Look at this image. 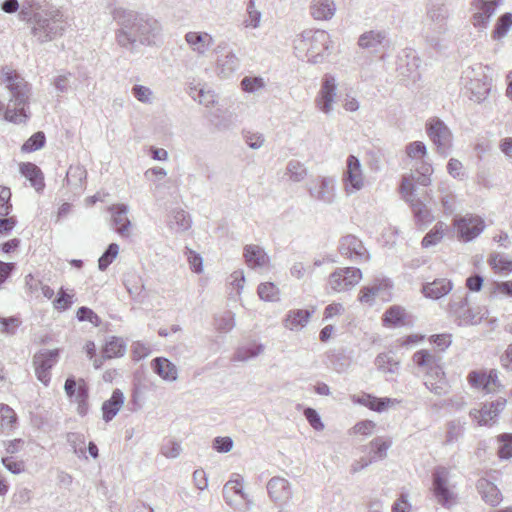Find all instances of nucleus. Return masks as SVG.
<instances>
[{
	"label": "nucleus",
	"mask_w": 512,
	"mask_h": 512,
	"mask_svg": "<svg viewBox=\"0 0 512 512\" xmlns=\"http://www.w3.org/2000/svg\"><path fill=\"white\" fill-rule=\"evenodd\" d=\"M111 15L117 26L115 42L122 49L135 53L141 46H156L160 41L162 25L154 16L122 7L114 8Z\"/></svg>",
	"instance_id": "f257e3e1"
},
{
	"label": "nucleus",
	"mask_w": 512,
	"mask_h": 512,
	"mask_svg": "<svg viewBox=\"0 0 512 512\" xmlns=\"http://www.w3.org/2000/svg\"><path fill=\"white\" fill-rule=\"evenodd\" d=\"M19 18L30 25L32 36L40 44L63 36L69 27L68 18L60 8L36 0L22 3Z\"/></svg>",
	"instance_id": "f03ea898"
},
{
	"label": "nucleus",
	"mask_w": 512,
	"mask_h": 512,
	"mask_svg": "<svg viewBox=\"0 0 512 512\" xmlns=\"http://www.w3.org/2000/svg\"><path fill=\"white\" fill-rule=\"evenodd\" d=\"M0 79L10 92L4 120L13 124H25L30 118V85L18 72L9 68L1 70Z\"/></svg>",
	"instance_id": "7ed1b4c3"
},
{
	"label": "nucleus",
	"mask_w": 512,
	"mask_h": 512,
	"mask_svg": "<svg viewBox=\"0 0 512 512\" xmlns=\"http://www.w3.org/2000/svg\"><path fill=\"white\" fill-rule=\"evenodd\" d=\"M330 35L324 30H305L296 40V49L305 51L307 61L321 63L329 50Z\"/></svg>",
	"instance_id": "20e7f679"
},
{
	"label": "nucleus",
	"mask_w": 512,
	"mask_h": 512,
	"mask_svg": "<svg viewBox=\"0 0 512 512\" xmlns=\"http://www.w3.org/2000/svg\"><path fill=\"white\" fill-rule=\"evenodd\" d=\"M488 67L477 65L463 72L464 86L470 92L469 98L477 103L484 101L491 90V80L486 74Z\"/></svg>",
	"instance_id": "39448f33"
},
{
	"label": "nucleus",
	"mask_w": 512,
	"mask_h": 512,
	"mask_svg": "<svg viewBox=\"0 0 512 512\" xmlns=\"http://www.w3.org/2000/svg\"><path fill=\"white\" fill-rule=\"evenodd\" d=\"M450 470L437 466L432 472V491L437 502L445 508L456 504L457 493L449 484Z\"/></svg>",
	"instance_id": "423d86ee"
},
{
	"label": "nucleus",
	"mask_w": 512,
	"mask_h": 512,
	"mask_svg": "<svg viewBox=\"0 0 512 512\" xmlns=\"http://www.w3.org/2000/svg\"><path fill=\"white\" fill-rule=\"evenodd\" d=\"M449 311L459 325H477L488 314L485 307L471 308L468 304L467 295L454 297L449 304Z\"/></svg>",
	"instance_id": "0eeeda50"
},
{
	"label": "nucleus",
	"mask_w": 512,
	"mask_h": 512,
	"mask_svg": "<svg viewBox=\"0 0 512 512\" xmlns=\"http://www.w3.org/2000/svg\"><path fill=\"white\" fill-rule=\"evenodd\" d=\"M426 131L437 148V152L447 156L452 146V133L449 127L439 118H432L426 123Z\"/></svg>",
	"instance_id": "6e6552de"
},
{
	"label": "nucleus",
	"mask_w": 512,
	"mask_h": 512,
	"mask_svg": "<svg viewBox=\"0 0 512 512\" xmlns=\"http://www.w3.org/2000/svg\"><path fill=\"white\" fill-rule=\"evenodd\" d=\"M361 279L362 272L359 268H337L329 275L327 285L333 292H344L355 287Z\"/></svg>",
	"instance_id": "1a4fd4ad"
},
{
	"label": "nucleus",
	"mask_w": 512,
	"mask_h": 512,
	"mask_svg": "<svg viewBox=\"0 0 512 512\" xmlns=\"http://www.w3.org/2000/svg\"><path fill=\"white\" fill-rule=\"evenodd\" d=\"M337 87L338 84L335 76L327 73L322 77L320 89L314 102L317 109L326 115L330 114L333 110Z\"/></svg>",
	"instance_id": "9d476101"
},
{
	"label": "nucleus",
	"mask_w": 512,
	"mask_h": 512,
	"mask_svg": "<svg viewBox=\"0 0 512 512\" xmlns=\"http://www.w3.org/2000/svg\"><path fill=\"white\" fill-rule=\"evenodd\" d=\"M338 251L341 256L355 263L366 262L370 259L369 252L363 242L352 234L343 236L340 239Z\"/></svg>",
	"instance_id": "9b49d317"
},
{
	"label": "nucleus",
	"mask_w": 512,
	"mask_h": 512,
	"mask_svg": "<svg viewBox=\"0 0 512 512\" xmlns=\"http://www.w3.org/2000/svg\"><path fill=\"white\" fill-rule=\"evenodd\" d=\"M310 196L323 204L331 205L336 199V179L328 176H318L308 188Z\"/></svg>",
	"instance_id": "f8f14e48"
},
{
	"label": "nucleus",
	"mask_w": 512,
	"mask_h": 512,
	"mask_svg": "<svg viewBox=\"0 0 512 512\" xmlns=\"http://www.w3.org/2000/svg\"><path fill=\"white\" fill-rule=\"evenodd\" d=\"M59 351L54 350H42L36 353L33 357V365L35 368V374L37 379L48 386L51 380L50 370L58 362Z\"/></svg>",
	"instance_id": "ddd939ff"
},
{
	"label": "nucleus",
	"mask_w": 512,
	"mask_h": 512,
	"mask_svg": "<svg viewBox=\"0 0 512 512\" xmlns=\"http://www.w3.org/2000/svg\"><path fill=\"white\" fill-rule=\"evenodd\" d=\"M413 360L417 366L427 369L426 379H431L432 381L445 379V373L440 364L441 357L435 353L422 349L414 353Z\"/></svg>",
	"instance_id": "4468645a"
},
{
	"label": "nucleus",
	"mask_w": 512,
	"mask_h": 512,
	"mask_svg": "<svg viewBox=\"0 0 512 512\" xmlns=\"http://www.w3.org/2000/svg\"><path fill=\"white\" fill-rule=\"evenodd\" d=\"M343 182L345 191L348 194L359 191L364 185L361 163L354 155H349L347 157L346 170L343 174Z\"/></svg>",
	"instance_id": "2eb2a0df"
},
{
	"label": "nucleus",
	"mask_w": 512,
	"mask_h": 512,
	"mask_svg": "<svg viewBox=\"0 0 512 512\" xmlns=\"http://www.w3.org/2000/svg\"><path fill=\"white\" fill-rule=\"evenodd\" d=\"M458 236L468 242L475 239L484 229V221L478 216H464L455 221Z\"/></svg>",
	"instance_id": "dca6fc26"
},
{
	"label": "nucleus",
	"mask_w": 512,
	"mask_h": 512,
	"mask_svg": "<svg viewBox=\"0 0 512 512\" xmlns=\"http://www.w3.org/2000/svg\"><path fill=\"white\" fill-rule=\"evenodd\" d=\"M242 483L243 479L239 475H235V478H231L223 487V498L225 502L233 508L238 507L242 501H246L247 504L250 503L247 499V495L243 491Z\"/></svg>",
	"instance_id": "f3484780"
},
{
	"label": "nucleus",
	"mask_w": 512,
	"mask_h": 512,
	"mask_svg": "<svg viewBox=\"0 0 512 512\" xmlns=\"http://www.w3.org/2000/svg\"><path fill=\"white\" fill-rule=\"evenodd\" d=\"M499 4L500 0H472L471 5L475 11L472 17L474 26L486 27Z\"/></svg>",
	"instance_id": "a211bd4d"
},
{
	"label": "nucleus",
	"mask_w": 512,
	"mask_h": 512,
	"mask_svg": "<svg viewBox=\"0 0 512 512\" xmlns=\"http://www.w3.org/2000/svg\"><path fill=\"white\" fill-rule=\"evenodd\" d=\"M447 24L427 25L424 31V37L427 45L437 52H441L448 47Z\"/></svg>",
	"instance_id": "6ab92c4d"
},
{
	"label": "nucleus",
	"mask_w": 512,
	"mask_h": 512,
	"mask_svg": "<svg viewBox=\"0 0 512 512\" xmlns=\"http://www.w3.org/2000/svg\"><path fill=\"white\" fill-rule=\"evenodd\" d=\"M267 491L271 500L280 505L292 498L290 483L282 477H272L267 483Z\"/></svg>",
	"instance_id": "aec40b11"
},
{
	"label": "nucleus",
	"mask_w": 512,
	"mask_h": 512,
	"mask_svg": "<svg viewBox=\"0 0 512 512\" xmlns=\"http://www.w3.org/2000/svg\"><path fill=\"white\" fill-rule=\"evenodd\" d=\"M386 42L387 33L384 30L366 31L358 38V46L369 53H378Z\"/></svg>",
	"instance_id": "412c9836"
},
{
	"label": "nucleus",
	"mask_w": 512,
	"mask_h": 512,
	"mask_svg": "<svg viewBox=\"0 0 512 512\" xmlns=\"http://www.w3.org/2000/svg\"><path fill=\"white\" fill-rule=\"evenodd\" d=\"M112 217V226L115 231L123 238H128L130 235L129 228L131 221L129 220L128 206L125 204H116L109 207Z\"/></svg>",
	"instance_id": "4be33fe9"
},
{
	"label": "nucleus",
	"mask_w": 512,
	"mask_h": 512,
	"mask_svg": "<svg viewBox=\"0 0 512 512\" xmlns=\"http://www.w3.org/2000/svg\"><path fill=\"white\" fill-rule=\"evenodd\" d=\"M185 41L198 56H205L214 43L212 35L207 32L190 31L185 34Z\"/></svg>",
	"instance_id": "5701e85b"
},
{
	"label": "nucleus",
	"mask_w": 512,
	"mask_h": 512,
	"mask_svg": "<svg viewBox=\"0 0 512 512\" xmlns=\"http://www.w3.org/2000/svg\"><path fill=\"white\" fill-rule=\"evenodd\" d=\"M151 368L161 379L174 382L178 378V369L175 364L164 357H156L151 361Z\"/></svg>",
	"instance_id": "b1692460"
},
{
	"label": "nucleus",
	"mask_w": 512,
	"mask_h": 512,
	"mask_svg": "<svg viewBox=\"0 0 512 512\" xmlns=\"http://www.w3.org/2000/svg\"><path fill=\"white\" fill-rule=\"evenodd\" d=\"M453 288V284L446 278L435 279L432 282L425 283L422 286V293L430 299H440L447 295Z\"/></svg>",
	"instance_id": "393cba45"
},
{
	"label": "nucleus",
	"mask_w": 512,
	"mask_h": 512,
	"mask_svg": "<svg viewBox=\"0 0 512 512\" xmlns=\"http://www.w3.org/2000/svg\"><path fill=\"white\" fill-rule=\"evenodd\" d=\"M449 11L441 0H430L426 6V18L429 21L427 25L447 24Z\"/></svg>",
	"instance_id": "a878e982"
},
{
	"label": "nucleus",
	"mask_w": 512,
	"mask_h": 512,
	"mask_svg": "<svg viewBox=\"0 0 512 512\" xmlns=\"http://www.w3.org/2000/svg\"><path fill=\"white\" fill-rule=\"evenodd\" d=\"M417 224H428L434 220V215L427 205L418 196H406Z\"/></svg>",
	"instance_id": "bb28decb"
},
{
	"label": "nucleus",
	"mask_w": 512,
	"mask_h": 512,
	"mask_svg": "<svg viewBox=\"0 0 512 512\" xmlns=\"http://www.w3.org/2000/svg\"><path fill=\"white\" fill-rule=\"evenodd\" d=\"M216 64L218 74L223 78H228L238 70L240 60L232 50H229L218 56Z\"/></svg>",
	"instance_id": "cd10ccee"
},
{
	"label": "nucleus",
	"mask_w": 512,
	"mask_h": 512,
	"mask_svg": "<svg viewBox=\"0 0 512 512\" xmlns=\"http://www.w3.org/2000/svg\"><path fill=\"white\" fill-rule=\"evenodd\" d=\"M21 174L29 180L36 191H42L45 187L44 175L41 169L34 163L26 162L20 164Z\"/></svg>",
	"instance_id": "c85d7f7f"
},
{
	"label": "nucleus",
	"mask_w": 512,
	"mask_h": 512,
	"mask_svg": "<svg viewBox=\"0 0 512 512\" xmlns=\"http://www.w3.org/2000/svg\"><path fill=\"white\" fill-rule=\"evenodd\" d=\"M243 255L247 265L251 268L264 267L269 261V258L264 249L258 245H246L244 247Z\"/></svg>",
	"instance_id": "c756f323"
},
{
	"label": "nucleus",
	"mask_w": 512,
	"mask_h": 512,
	"mask_svg": "<svg viewBox=\"0 0 512 512\" xmlns=\"http://www.w3.org/2000/svg\"><path fill=\"white\" fill-rule=\"evenodd\" d=\"M124 403V395L121 390L115 389L112 392L110 399L102 404L103 420L110 422L119 412Z\"/></svg>",
	"instance_id": "7c9ffc66"
},
{
	"label": "nucleus",
	"mask_w": 512,
	"mask_h": 512,
	"mask_svg": "<svg viewBox=\"0 0 512 512\" xmlns=\"http://www.w3.org/2000/svg\"><path fill=\"white\" fill-rule=\"evenodd\" d=\"M313 311L308 309L290 310L285 316L284 326L289 330H298L306 326Z\"/></svg>",
	"instance_id": "2f4dec72"
},
{
	"label": "nucleus",
	"mask_w": 512,
	"mask_h": 512,
	"mask_svg": "<svg viewBox=\"0 0 512 512\" xmlns=\"http://www.w3.org/2000/svg\"><path fill=\"white\" fill-rule=\"evenodd\" d=\"M336 12L333 0H315L310 5V14L316 20H329Z\"/></svg>",
	"instance_id": "473e14b6"
},
{
	"label": "nucleus",
	"mask_w": 512,
	"mask_h": 512,
	"mask_svg": "<svg viewBox=\"0 0 512 512\" xmlns=\"http://www.w3.org/2000/svg\"><path fill=\"white\" fill-rule=\"evenodd\" d=\"M352 401L354 403L366 406L373 411L382 412L389 406V404L394 403L396 400H392L391 398L387 397L378 398L364 393L361 396L353 395Z\"/></svg>",
	"instance_id": "72a5a7b5"
},
{
	"label": "nucleus",
	"mask_w": 512,
	"mask_h": 512,
	"mask_svg": "<svg viewBox=\"0 0 512 512\" xmlns=\"http://www.w3.org/2000/svg\"><path fill=\"white\" fill-rule=\"evenodd\" d=\"M477 489L481 493L483 500L491 506H497L502 500L497 486L486 479H480L477 482Z\"/></svg>",
	"instance_id": "f704fd0d"
},
{
	"label": "nucleus",
	"mask_w": 512,
	"mask_h": 512,
	"mask_svg": "<svg viewBox=\"0 0 512 512\" xmlns=\"http://www.w3.org/2000/svg\"><path fill=\"white\" fill-rule=\"evenodd\" d=\"M387 287H389L388 281L377 279L372 285L361 288L359 292V301L361 303L372 304L380 291Z\"/></svg>",
	"instance_id": "c9c22d12"
},
{
	"label": "nucleus",
	"mask_w": 512,
	"mask_h": 512,
	"mask_svg": "<svg viewBox=\"0 0 512 512\" xmlns=\"http://www.w3.org/2000/svg\"><path fill=\"white\" fill-rule=\"evenodd\" d=\"M87 177V171L80 165L70 166L66 173V182L73 190H82Z\"/></svg>",
	"instance_id": "e433bc0d"
},
{
	"label": "nucleus",
	"mask_w": 512,
	"mask_h": 512,
	"mask_svg": "<svg viewBox=\"0 0 512 512\" xmlns=\"http://www.w3.org/2000/svg\"><path fill=\"white\" fill-rule=\"evenodd\" d=\"M392 442L390 440L377 437L370 442V461L376 462L382 460L387 455V450L391 447Z\"/></svg>",
	"instance_id": "4c0bfd02"
},
{
	"label": "nucleus",
	"mask_w": 512,
	"mask_h": 512,
	"mask_svg": "<svg viewBox=\"0 0 512 512\" xmlns=\"http://www.w3.org/2000/svg\"><path fill=\"white\" fill-rule=\"evenodd\" d=\"M169 227L176 232L188 230L191 227L190 215L182 209L173 211L169 220Z\"/></svg>",
	"instance_id": "58836bf2"
},
{
	"label": "nucleus",
	"mask_w": 512,
	"mask_h": 512,
	"mask_svg": "<svg viewBox=\"0 0 512 512\" xmlns=\"http://www.w3.org/2000/svg\"><path fill=\"white\" fill-rule=\"evenodd\" d=\"M263 348L262 344L257 343L241 346L236 350L232 360L241 362L248 361L258 356L263 351Z\"/></svg>",
	"instance_id": "ea45409f"
},
{
	"label": "nucleus",
	"mask_w": 512,
	"mask_h": 512,
	"mask_svg": "<svg viewBox=\"0 0 512 512\" xmlns=\"http://www.w3.org/2000/svg\"><path fill=\"white\" fill-rule=\"evenodd\" d=\"M465 422L459 419L452 420L447 424L445 444L451 445L458 442L464 435Z\"/></svg>",
	"instance_id": "a19ab883"
},
{
	"label": "nucleus",
	"mask_w": 512,
	"mask_h": 512,
	"mask_svg": "<svg viewBox=\"0 0 512 512\" xmlns=\"http://www.w3.org/2000/svg\"><path fill=\"white\" fill-rule=\"evenodd\" d=\"M446 225L443 222H437L435 226L423 237L422 246L429 248L437 245L444 237Z\"/></svg>",
	"instance_id": "79ce46f5"
},
{
	"label": "nucleus",
	"mask_w": 512,
	"mask_h": 512,
	"mask_svg": "<svg viewBox=\"0 0 512 512\" xmlns=\"http://www.w3.org/2000/svg\"><path fill=\"white\" fill-rule=\"evenodd\" d=\"M375 366L383 373L394 374L398 371L399 362L390 353H380L375 358Z\"/></svg>",
	"instance_id": "37998d69"
},
{
	"label": "nucleus",
	"mask_w": 512,
	"mask_h": 512,
	"mask_svg": "<svg viewBox=\"0 0 512 512\" xmlns=\"http://www.w3.org/2000/svg\"><path fill=\"white\" fill-rule=\"evenodd\" d=\"M126 351L125 344L121 338L112 337L106 342L103 348V357L107 359L121 357Z\"/></svg>",
	"instance_id": "c03bdc74"
},
{
	"label": "nucleus",
	"mask_w": 512,
	"mask_h": 512,
	"mask_svg": "<svg viewBox=\"0 0 512 512\" xmlns=\"http://www.w3.org/2000/svg\"><path fill=\"white\" fill-rule=\"evenodd\" d=\"M488 263L496 273L509 274L512 272V260L500 253L491 254Z\"/></svg>",
	"instance_id": "a18cd8bd"
},
{
	"label": "nucleus",
	"mask_w": 512,
	"mask_h": 512,
	"mask_svg": "<svg viewBox=\"0 0 512 512\" xmlns=\"http://www.w3.org/2000/svg\"><path fill=\"white\" fill-rule=\"evenodd\" d=\"M405 310L397 305L389 307L383 315V323L386 326H398L404 323Z\"/></svg>",
	"instance_id": "49530a36"
},
{
	"label": "nucleus",
	"mask_w": 512,
	"mask_h": 512,
	"mask_svg": "<svg viewBox=\"0 0 512 512\" xmlns=\"http://www.w3.org/2000/svg\"><path fill=\"white\" fill-rule=\"evenodd\" d=\"M247 18L243 21L245 28L256 29L260 26L262 13L256 9L255 0H249L246 7Z\"/></svg>",
	"instance_id": "de8ad7c7"
},
{
	"label": "nucleus",
	"mask_w": 512,
	"mask_h": 512,
	"mask_svg": "<svg viewBox=\"0 0 512 512\" xmlns=\"http://www.w3.org/2000/svg\"><path fill=\"white\" fill-rule=\"evenodd\" d=\"M469 415L477 421L480 426L489 425L497 416H493V408L490 404H484L480 410L473 409Z\"/></svg>",
	"instance_id": "09e8293b"
},
{
	"label": "nucleus",
	"mask_w": 512,
	"mask_h": 512,
	"mask_svg": "<svg viewBox=\"0 0 512 512\" xmlns=\"http://www.w3.org/2000/svg\"><path fill=\"white\" fill-rule=\"evenodd\" d=\"M286 175H288L293 182H300L307 176V169L301 162L290 160L286 166Z\"/></svg>",
	"instance_id": "8fccbe9b"
},
{
	"label": "nucleus",
	"mask_w": 512,
	"mask_h": 512,
	"mask_svg": "<svg viewBox=\"0 0 512 512\" xmlns=\"http://www.w3.org/2000/svg\"><path fill=\"white\" fill-rule=\"evenodd\" d=\"M75 294L73 291L70 293L61 287L53 301V306L56 310L64 311L69 309L74 303Z\"/></svg>",
	"instance_id": "3c124183"
},
{
	"label": "nucleus",
	"mask_w": 512,
	"mask_h": 512,
	"mask_svg": "<svg viewBox=\"0 0 512 512\" xmlns=\"http://www.w3.org/2000/svg\"><path fill=\"white\" fill-rule=\"evenodd\" d=\"M17 420L15 411L7 404L0 403V430H8Z\"/></svg>",
	"instance_id": "603ef678"
},
{
	"label": "nucleus",
	"mask_w": 512,
	"mask_h": 512,
	"mask_svg": "<svg viewBox=\"0 0 512 512\" xmlns=\"http://www.w3.org/2000/svg\"><path fill=\"white\" fill-rule=\"evenodd\" d=\"M406 155L412 160H420L422 162H426L424 158L427 155V147L422 141H414L410 142L406 145L405 148Z\"/></svg>",
	"instance_id": "864d4df0"
},
{
	"label": "nucleus",
	"mask_w": 512,
	"mask_h": 512,
	"mask_svg": "<svg viewBox=\"0 0 512 512\" xmlns=\"http://www.w3.org/2000/svg\"><path fill=\"white\" fill-rule=\"evenodd\" d=\"M215 329L221 333L231 331L235 326L234 314L231 311H226L221 315L214 318Z\"/></svg>",
	"instance_id": "5fc2aeb1"
},
{
	"label": "nucleus",
	"mask_w": 512,
	"mask_h": 512,
	"mask_svg": "<svg viewBox=\"0 0 512 512\" xmlns=\"http://www.w3.org/2000/svg\"><path fill=\"white\" fill-rule=\"evenodd\" d=\"M119 253V246L116 243L108 245L107 249L98 260V268L100 271H105L108 266L113 262Z\"/></svg>",
	"instance_id": "6e6d98bb"
},
{
	"label": "nucleus",
	"mask_w": 512,
	"mask_h": 512,
	"mask_svg": "<svg viewBox=\"0 0 512 512\" xmlns=\"http://www.w3.org/2000/svg\"><path fill=\"white\" fill-rule=\"evenodd\" d=\"M497 441L499 443L498 456L501 459H510L512 457V434H500Z\"/></svg>",
	"instance_id": "4d7b16f0"
},
{
	"label": "nucleus",
	"mask_w": 512,
	"mask_h": 512,
	"mask_svg": "<svg viewBox=\"0 0 512 512\" xmlns=\"http://www.w3.org/2000/svg\"><path fill=\"white\" fill-rule=\"evenodd\" d=\"M124 285L132 297L139 296L144 288L141 278L134 273L125 276Z\"/></svg>",
	"instance_id": "13d9d810"
},
{
	"label": "nucleus",
	"mask_w": 512,
	"mask_h": 512,
	"mask_svg": "<svg viewBox=\"0 0 512 512\" xmlns=\"http://www.w3.org/2000/svg\"><path fill=\"white\" fill-rule=\"evenodd\" d=\"M46 137L44 132L38 131L34 133L21 147L23 152H34L44 147Z\"/></svg>",
	"instance_id": "bf43d9fd"
},
{
	"label": "nucleus",
	"mask_w": 512,
	"mask_h": 512,
	"mask_svg": "<svg viewBox=\"0 0 512 512\" xmlns=\"http://www.w3.org/2000/svg\"><path fill=\"white\" fill-rule=\"evenodd\" d=\"M259 297L264 301H277L279 289L272 282L261 283L257 289Z\"/></svg>",
	"instance_id": "052dcab7"
},
{
	"label": "nucleus",
	"mask_w": 512,
	"mask_h": 512,
	"mask_svg": "<svg viewBox=\"0 0 512 512\" xmlns=\"http://www.w3.org/2000/svg\"><path fill=\"white\" fill-rule=\"evenodd\" d=\"M512 26V14L507 12L501 15L495 25L493 36L494 38H501L507 34Z\"/></svg>",
	"instance_id": "680f3d73"
},
{
	"label": "nucleus",
	"mask_w": 512,
	"mask_h": 512,
	"mask_svg": "<svg viewBox=\"0 0 512 512\" xmlns=\"http://www.w3.org/2000/svg\"><path fill=\"white\" fill-rule=\"evenodd\" d=\"M417 176H414V181L421 186H428L431 183L430 176L433 173V167L428 162H422L419 167L416 168Z\"/></svg>",
	"instance_id": "e2e57ef3"
},
{
	"label": "nucleus",
	"mask_w": 512,
	"mask_h": 512,
	"mask_svg": "<svg viewBox=\"0 0 512 512\" xmlns=\"http://www.w3.org/2000/svg\"><path fill=\"white\" fill-rule=\"evenodd\" d=\"M487 381L486 373L471 371L468 374V382L472 387L482 389L486 393H490L493 391V388H488Z\"/></svg>",
	"instance_id": "0e129e2a"
},
{
	"label": "nucleus",
	"mask_w": 512,
	"mask_h": 512,
	"mask_svg": "<svg viewBox=\"0 0 512 512\" xmlns=\"http://www.w3.org/2000/svg\"><path fill=\"white\" fill-rule=\"evenodd\" d=\"M11 190L9 187L0 185V216H8L12 211Z\"/></svg>",
	"instance_id": "69168bd1"
},
{
	"label": "nucleus",
	"mask_w": 512,
	"mask_h": 512,
	"mask_svg": "<svg viewBox=\"0 0 512 512\" xmlns=\"http://www.w3.org/2000/svg\"><path fill=\"white\" fill-rule=\"evenodd\" d=\"M264 80L261 77H244L241 87L245 92L253 93L264 87Z\"/></svg>",
	"instance_id": "338daca9"
},
{
	"label": "nucleus",
	"mask_w": 512,
	"mask_h": 512,
	"mask_svg": "<svg viewBox=\"0 0 512 512\" xmlns=\"http://www.w3.org/2000/svg\"><path fill=\"white\" fill-rule=\"evenodd\" d=\"M76 317L80 322L88 321L95 326H98L101 322L100 317L86 306H82L77 310Z\"/></svg>",
	"instance_id": "774afa93"
}]
</instances>
